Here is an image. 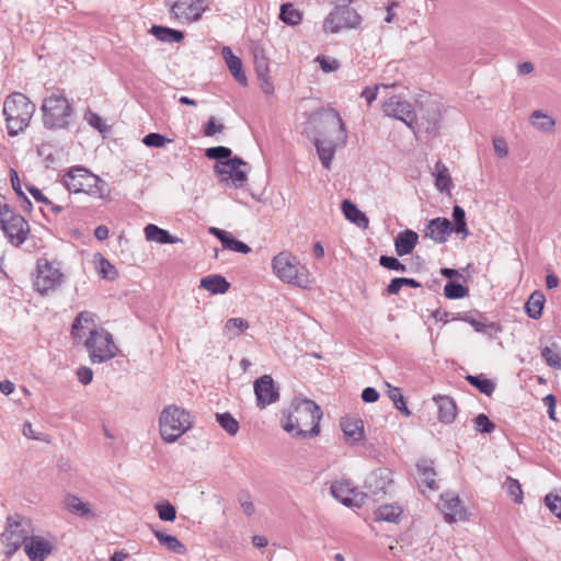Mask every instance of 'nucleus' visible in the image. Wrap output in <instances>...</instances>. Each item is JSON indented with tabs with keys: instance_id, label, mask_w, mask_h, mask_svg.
Masks as SVG:
<instances>
[{
	"instance_id": "nucleus-51",
	"label": "nucleus",
	"mask_w": 561,
	"mask_h": 561,
	"mask_svg": "<svg viewBox=\"0 0 561 561\" xmlns=\"http://www.w3.org/2000/svg\"><path fill=\"white\" fill-rule=\"evenodd\" d=\"M142 142L150 148H163L167 144L172 142V139L159 133H149L144 137Z\"/></svg>"
},
{
	"instance_id": "nucleus-23",
	"label": "nucleus",
	"mask_w": 561,
	"mask_h": 561,
	"mask_svg": "<svg viewBox=\"0 0 561 561\" xmlns=\"http://www.w3.org/2000/svg\"><path fill=\"white\" fill-rule=\"evenodd\" d=\"M419 241V234L411 230L405 229L398 233L394 239V249L398 256H404L413 252Z\"/></svg>"
},
{
	"instance_id": "nucleus-15",
	"label": "nucleus",
	"mask_w": 561,
	"mask_h": 561,
	"mask_svg": "<svg viewBox=\"0 0 561 561\" xmlns=\"http://www.w3.org/2000/svg\"><path fill=\"white\" fill-rule=\"evenodd\" d=\"M204 2L205 0H172L171 12L176 19L197 21L205 11Z\"/></svg>"
},
{
	"instance_id": "nucleus-49",
	"label": "nucleus",
	"mask_w": 561,
	"mask_h": 561,
	"mask_svg": "<svg viewBox=\"0 0 561 561\" xmlns=\"http://www.w3.org/2000/svg\"><path fill=\"white\" fill-rule=\"evenodd\" d=\"M474 428L478 433L490 434L495 430V424L484 414L480 413L473 419Z\"/></svg>"
},
{
	"instance_id": "nucleus-26",
	"label": "nucleus",
	"mask_w": 561,
	"mask_h": 561,
	"mask_svg": "<svg viewBox=\"0 0 561 561\" xmlns=\"http://www.w3.org/2000/svg\"><path fill=\"white\" fill-rule=\"evenodd\" d=\"M341 209L345 218L352 224L357 225L362 228H367L369 220L367 216L358 209V207L351 201L344 199L341 205Z\"/></svg>"
},
{
	"instance_id": "nucleus-61",
	"label": "nucleus",
	"mask_w": 561,
	"mask_h": 561,
	"mask_svg": "<svg viewBox=\"0 0 561 561\" xmlns=\"http://www.w3.org/2000/svg\"><path fill=\"white\" fill-rule=\"evenodd\" d=\"M77 378L82 385L87 386L93 379V371L87 366H81L77 369Z\"/></svg>"
},
{
	"instance_id": "nucleus-45",
	"label": "nucleus",
	"mask_w": 561,
	"mask_h": 561,
	"mask_svg": "<svg viewBox=\"0 0 561 561\" xmlns=\"http://www.w3.org/2000/svg\"><path fill=\"white\" fill-rule=\"evenodd\" d=\"M469 293V289L462 284L449 280L444 287V295L448 299H461L466 297Z\"/></svg>"
},
{
	"instance_id": "nucleus-55",
	"label": "nucleus",
	"mask_w": 561,
	"mask_h": 561,
	"mask_svg": "<svg viewBox=\"0 0 561 561\" xmlns=\"http://www.w3.org/2000/svg\"><path fill=\"white\" fill-rule=\"evenodd\" d=\"M379 264L390 271H397V272H405L407 267L404 264H402L397 257L394 256H388V255H381L379 257Z\"/></svg>"
},
{
	"instance_id": "nucleus-63",
	"label": "nucleus",
	"mask_w": 561,
	"mask_h": 561,
	"mask_svg": "<svg viewBox=\"0 0 561 561\" xmlns=\"http://www.w3.org/2000/svg\"><path fill=\"white\" fill-rule=\"evenodd\" d=\"M378 89H379L378 84H376L374 87H366L360 92V96L364 98L368 104H371L377 99Z\"/></svg>"
},
{
	"instance_id": "nucleus-30",
	"label": "nucleus",
	"mask_w": 561,
	"mask_h": 561,
	"mask_svg": "<svg viewBox=\"0 0 561 561\" xmlns=\"http://www.w3.org/2000/svg\"><path fill=\"white\" fill-rule=\"evenodd\" d=\"M352 492L353 490L347 482L335 481L331 484L332 496L347 507L357 506L351 497Z\"/></svg>"
},
{
	"instance_id": "nucleus-42",
	"label": "nucleus",
	"mask_w": 561,
	"mask_h": 561,
	"mask_svg": "<svg viewBox=\"0 0 561 561\" xmlns=\"http://www.w3.org/2000/svg\"><path fill=\"white\" fill-rule=\"evenodd\" d=\"M248 320L243 318H230L225 323V332L228 334L229 339L237 337L240 332L249 329Z\"/></svg>"
},
{
	"instance_id": "nucleus-35",
	"label": "nucleus",
	"mask_w": 561,
	"mask_h": 561,
	"mask_svg": "<svg viewBox=\"0 0 561 561\" xmlns=\"http://www.w3.org/2000/svg\"><path fill=\"white\" fill-rule=\"evenodd\" d=\"M541 357L549 367L561 370V348L557 343L545 346L541 350Z\"/></svg>"
},
{
	"instance_id": "nucleus-9",
	"label": "nucleus",
	"mask_w": 561,
	"mask_h": 561,
	"mask_svg": "<svg viewBox=\"0 0 561 561\" xmlns=\"http://www.w3.org/2000/svg\"><path fill=\"white\" fill-rule=\"evenodd\" d=\"M84 345L93 364L112 359L118 351L112 334L104 329H92Z\"/></svg>"
},
{
	"instance_id": "nucleus-50",
	"label": "nucleus",
	"mask_w": 561,
	"mask_h": 561,
	"mask_svg": "<svg viewBox=\"0 0 561 561\" xmlns=\"http://www.w3.org/2000/svg\"><path fill=\"white\" fill-rule=\"evenodd\" d=\"M158 516L163 522H173L176 518V510L170 502H162L156 505Z\"/></svg>"
},
{
	"instance_id": "nucleus-29",
	"label": "nucleus",
	"mask_w": 561,
	"mask_h": 561,
	"mask_svg": "<svg viewBox=\"0 0 561 561\" xmlns=\"http://www.w3.org/2000/svg\"><path fill=\"white\" fill-rule=\"evenodd\" d=\"M149 32L163 43H180L184 38V34L181 31L161 25H152Z\"/></svg>"
},
{
	"instance_id": "nucleus-44",
	"label": "nucleus",
	"mask_w": 561,
	"mask_h": 561,
	"mask_svg": "<svg viewBox=\"0 0 561 561\" xmlns=\"http://www.w3.org/2000/svg\"><path fill=\"white\" fill-rule=\"evenodd\" d=\"M216 420L219 425L231 436H234L239 431V423L229 412L217 413Z\"/></svg>"
},
{
	"instance_id": "nucleus-60",
	"label": "nucleus",
	"mask_w": 561,
	"mask_h": 561,
	"mask_svg": "<svg viewBox=\"0 0 561 561\" xmlns=\"http://www.w3.org/2000/svg\"><path fill=\"white\" fill-rule=\"evenodd\" d=\"M26 190L30 192V194L33 196V198L37 203H42L44 205H53V202L47 198L39 188L32 184H26Z\"/></svg>"
},
{
	"instance_id": "nucleus-40",
	"label": "nucleus",
	"mask_w": 561,
	"mask_h": 561,
	"mask_svg": "<svg viewBox=\"0 0 561 561\" xmlns=\"http://www.w3.org/2000/svg\"><path fill=\"white\" fill-rule=\"evenodd\" d=\"M435 171V185L437 190L440 192L449 190L451 178L447 167L442 161H437Z\"/></svg>"
},
{
	"instance_id": "nucleus-17",
	"label": "nucleus",
	"mask_w": 561,
	"mask_h": 561,
	"mask_svg": "<svg viewBox=\"0 0 561 561\" xmlns=\"http://www.w3.org/2000/svg\"><path fill=\"white\" fill-rule=\"evenodd\" d=\"M451 232V222L445 217L431 219L423 230L424 238H430L436 243H445Z\"/></svg>"
},
{
	"instance_id": "nucleus-59",
	"label": "nucleus",
	"mask_w": 561,
	"mask_h": 561,
	"mask_svg": "<svg viewBox=\"0 0 561 561\" xmlns=\"http://www.w3.org/2000/svg\"><path fill=\"white\" fill-rule=\"evenodd\" d=\"M225 129L222 124H217L215 116H210L203 126V134L206 137L215 136L217 133H221Z\"/></svg>"
},
{
	"instance_id": "nucleus-36",
	"label": "nucleus",
	"mask_w": 561,
	"mask_h": 561,
	"mask_svg": "<svg viewBox=\"0 0 561 561\" xmlns=\"http://www.w3.org/2000/svg\"><path fill=\"white\" fill-rule=\"evenodd\" d=\"M466 380L477 388L481 393L490 397L495 390V383L488 379L483 374L480 375H467Z\"/></svg>"
},
{
	"instance_id": "nucleus-52",
	"label": "nucleus",
	"mask_w": 561,
	"mask_h": 561,
	"mask_svg": "<svg viewBox=\"0 0 561 561\" xmlns=\"http://www.w3.org/2000/svg\"><path fill=\"white\" fill-rule=\"evenodd\" d=\"M93 322V314L88 311H81L73 320L71 325V333L75 337H79V331L84 328L85 324Z\"/></svg>"
},
{
	"instance_id": "nucleus-39",
	"label": "nucleus",
	"mask_w": 561,
	"mask_h": 561,
	"mask_svg": "<svg viewBox=\"0 0 561 561\" xmlns=\"http://www.w3.org/2000/svg\"><path fill=\"white\" fill-rule=\"evenodd\" d=\"M279 19L288 25H298L302 20V13L291 3L280 5Z\"/></svg>"
},
{
	"instance_id": "nucleus-11",
	"label": "nucleus",
	"mask_w": 561,
	"mask_h": 561,
	"mask_svg": "<svg viewBox=\"0 0 561 561\" xmlns=\"http://www.w3.org/2000/svg\"><path fill=\"white\" fill-rule=\"evenodd\" d=\"M242 165H247V162L236 156L227 161L216 162L214 171L220 178L221 182L226 184L230 182L232 186L239 188L242 187L248 180L245 171L240 169Z\"/></svg>"
},
{
	"instance_id": "nucleus-25",
	"label": "nucleus",
	"mask_w": 561,
	"mask_h": 561,
	"mask_svg": "<svg viewBox=\"0 0 561 561\" xmlns=\"http://www.w3.org/2000/svg\"><path fill=\"white\" fill-rule=\"evenodd\" d=\"M230 283L219 274H211L201 279L199 287L211 295H221L229 290Z\"/></svg>"
},
{
	"instance_id": "nucleus-64",
	"label": "nucleus",
	"mask_w": 561,
	"mask_h": 561,
	"mask_svg": "<svg viewBox=\"0 0 561 561\" xmlns=\"http://www.w3.org/2000/svg\"><path fill=\"white\" fill-rule=\"evenodd\" d=\"M402 286H403L402 278L396 277V278H392L391 282L388 284L386 291L388 295H397V294H399Z\"/></svg>"
},
{
	"instance_id": "nucleus-27",
	"label": "nucleus",
	"mask_w": 561,
	"mask_h": 561,
	"mask_svg": "<svg viewBox=\"0 0 561 561\" xmlns=\"http://www.w3.org/2000/svg\"><path fill=\"white\" fill-rule=\"evenodd\" d=\"M337 20H340L343 28H356L362 23V16L350 5L335 7Z\"/></svg>"
},
{
	"instance_id": "nucleus-4",
	"label": "nucleus",
	"mask_w": 561,
	"mask_h": 561,
	"mask_svg": "<svg viewBox=\"0 0 561 561\" xmlns=\"http://www.w3.org/2000/svg\"><path fill=\"white\" fill-rule=\"evenodd\" d=\"M62 183L69 193H84L94 198H104L111 192L103 179L81 165L70 168L64 174Z\"/></svg>"
},
{
	"instance_id": "nucleus-1",
	"label": "nucleus",
	"mask_w": 561,
	"mask_h": 561,
	"mask_svg": "<svg viewBox=\"0 0 561 561\" xmlns=\"http://www.w3.org/2000/svg\"><path fill=\"white\" fill-rule=\"evenodd\" d=\"M291 411L282 419L284 431L298 438H311L320 432L322 411L310 399L296 398L291 402Z\"/></svg>"
},
{
	"instance_id": "nucleus-41",
	"label": "nucleus",
	"mask_w": 561,
	"mask_h": 561,
	"mask_svg": "<svg viewBox=\"0 0 561 561\" xmlns=\"http://www.w3.org/2000/svg\"><path fill=\"white\" fill-rule=\"evenodd\" d=\"M388 390L387 394L389 399L393 402L397 410H399L404 416H410L411 411L407 407L404 397L398 387H393L390 383H387Z\"/></svg>"
},
{
	"instance_id": "nucleus-22",
	"label": "nucleus",
	"mask_w": 561,
	"mask_h": 561,
	"mask_svg": "<svg viewBox=\"0 0 561 561\" xmlns=\"http://www.w3.org/2000/svg\"><path fill=\"white\" fill-rule=\"evenodd\" d=\"M438 408V421L444 424H451L457 415V405L449 396L437 394L433 398Z\"/></svg>"
},
{
	"instance_id": "nucleus-18",
	"label": "nucleus",
	"mask_w": 561,
	"mask_h": 561,
	"mask_svg": "<svg viewBox=\"0 0 561 561\" xmlns=\"http://www.w3.org/2000/svg\"><path fill=\"white\" fill-rule=\"evenodd\" d=\"M439 508L444 514V518L448 523L465 518V510L461 501L457 495L445 493L440 496Z\"/></svg>"
},
{
	"instance_id": "nucleus-12",
	"label": "nucleus",
	"mask_w": 561,
	"mask_h": 561,
	"mask_svg": "<svg viewBox=\"0 0 561 561\" xmlns=\"http://www.w3.org/2000/svg\"><path fill=\"white\" fill-rule=\"evenodd\" d=\"M38 274L34 282L35 289L41 295H47L61 284L62 274L59 268L54 267L48 261L44 264L37 263Z\"/></svg>"
},
{
	"instance_id": "nucleus-57",
	"label": "nucleus",
	"mask_w": 561,
	"mask_h": 561,
	"mask_svg": "<svg viewBox=\"0 0 561 561\" xmlns=\"http://www.w3.org/2000/svg\"><path fill=\"white\" fill-rule=\"evenodd\" d=\"M99 273L103 278L110 280L115 279L118 275L115 266L105 257H102L100 261Z\"/></svg>"
},
{
	"instance_id": "nucleus-13",
	"label": "nucleus",
	"mask_w": 561,
	"mask_h": 561,
	"mask_svg": "<svg viewBox=\"0 0 561 561\" xmlns=\"http://www.w3.org/2000/svg\"><path fill=\"white\" fill-rule=\"evenodd\" d=\"M383 111L388 116L403 122L409 127H412L416 117L412 104L396 95L385 102Z\"/></svg>"
},
{
	"instance_id": "nucleus-28",
	"label": "nucleus",
	"mask_w": 561,
	"mask_h": 561,
	"mask_svg": "<svg viewBox=\"0 0 561 561\" xmlns=\"http://www.w3.org/2000/svg\"><path fill=\"white\" fill-rule=\"evenodd\" d=\"M545 302V295L540 290H535L525 302L526 314L534 320L539 319L542 316Z\"/></svg>"
},
{
	"instance_id": "nucleus-14",
	"label": "nucleus",
	"mask_w": 561,
	"mask_h": 561,
	"mask_svg": "<svg viewBox=\"0 0 561 561\" xmlns=\"http://www.w3.org/2000/svg\"><path fill=\"white\" fill-rule=\"evenodd\" d=\"M253 387L256 397V405L260 409H264L265 407L278 401L279 392L270 375H263L257 378L254 381Z\"/></svg>"
},
{
	"instance_id": "nucleus-33",
	"label": "nucleus",
	"mask_w": 561,
	"mask_h": 561,
	"mask_svg": "<svg viewBox=\"0 0 561 561\" xmlns=\"http://www.w3.org/2000/svg\"><path fill=\"white\" fill-rule=\"evenodd\" d=\"M529 121L535 128L543 133L552 131L556 126V119L552 116L545 114L539 110L534 111L530 114Z\"/></svg>"
},
{
	"instance_id": "nucleus-32",
	"label": "nucleus",
	"mask_w": 561,
	"mask_h": 561,
	"mask_svg": "<svg viewBox=\"0 0 561 561\" xmlns=\"http://www.w3.org/2000/svg\"><path fill=\"white\" fill-rule=\"evenodd\" d=\"M402 512L403 510L399 505H381L375 512V519L389 523H398L402 515Z\"/></svg>"
},
{
	"instance_id": "nucleus-43",
	"label": "nucleus",
	"mask_w": 561,
	"mask_h": 561,
	"mask_svg": "<svg viewBox=\"0 0 561 561\" xmlns=\"http://www.w3.org/2000/svg\"><path fill=\"white\" fill-rule=\"evenodd\" d=\"M503 488L505 489L507 495L516 503L520 504L523 502V490L518 480L506 477Z\"/></svg>"
},
{
	"instance_id": "nucleus-48",
	"label": "nucleus",
	"mask_w": 561,
	"mask_h": 561,
	"mask_svg": "<svg viewBox=\"0 0 561 561\" xmlns=\"http://www.w3.org/2000/svg\"><path fill=\"white\" fill-rule=\"evenodd\" d=\"M231 149L225 146L210 147L205 150L206 158L216 160V162L231 159Z\"/></svg>"
},
{
	"instance_id": "nucleus-19",
	"label": "nucleus",
	"mask_w": 561,
	"mask_h": 561,
	"mask_svg": "<svg viewBox=\"0 0 561 561\" xmlns=\"http://www.w3.org/2000/svg\"><path fill=\"white\" fill-rule=\"evenodd\" d=\"M65 508L72 515L90 520L96 517V513L92 510L88 502H83L78 495L66 494L64 497Z\"/></svg>"
},
{
	"instance_id": "nucleus-24",
	"label": "nucleus",
	"mask_w": 561,
	"mask_h": 561,
	"mask_svg": "<svg viewBox=\"0 0 561 561\" xmlns=\"http://www.w3.org/2000/svg\"><path fill=\"white\" fill-rule=\"evenodd\" d=\"M146 240L157 242L159 244H173L181 241L176 236L171 234L168 230L158 227L154 224H148L145 229Z\"/></svg>"
},
{
	"instance_id": "nucleus-38",
	"label": "nucleus",
	"mask_w": 561,
	"mask_h": 561,
	"mask_svg": "<svg viewBox=\"0 0 561 561\" xmlns=\"http://www.w3.org/2000/svg\"><path fill=\"white\" fill-rule=\"evenodd\" d=\"M460 319L462 321L469 323L474 329L476 332L485 334L489 337L493 336V332H500L501 331V328L497 324H495L493 322H489V323L481 322V321L474 319L471 316H467L466 314V316H463Z\"/></svg>"
},
{
	"instance_id": "nucleus-2",
	"label": "nucleus",
	"mask_w": 561,
	"mask_h": 561,
	"mask_svg": "<svg viewBox=\"0 0 561 561\" xmlns=\"http://www.w3.org/2000/svg\"><path fill=\"white\" fill-rule=\"evenodd\" d=\"M322 125V130L314 139V146L323 168L329 170L336 147L346 144L347 130L341 115L334 108L325 111Z\"/></svg>"
},
{
	"instance_id": "nucleus-58",
	"label": "nucleus",
	"mask_w": 561,
	"mask_h": 561,
	"mask_svg": "<svg viewBox=\"0 0 561 561\" xmlns=\"http://www.w3.org/2000/svg\"><path fill=\"white\" fill-rule=\"evenodd\" d=\"M84 119L88 122L90 126L95 128L99 131H104L106 129V125L104 123V119L90 108L84 114Z\"/></svg>"
},
{
	"instance_id": "nucleus-16",
	"label": "nucleus",
	"mask_w": 561,
	"mask_h": 561,
	"mask_svg": "<svg viewBox=\"0 0 561 561\" xmlns=\"http://www.w3.org/2000/svg\"><path fill=\"white\" fill-rule=\"evenodd\" d=\"M54 545L41 536H30L24 545V551L31 561H44L51 553Z\"/></svg>"
},
{
	"instance_id": "nucleus-56",
	"label": "nucleus",
	"mask_w": 561,
	"mask_h": 561,
	"mask_svg": "<svg viewBox=\"0 0 561 561\" xmlns=\"http://www.w3.org/2000/svg\"><path fill=\"white\" fill-rule=\"evenodd\" d=\"M316 62L319 64L323 72H333L340 68V62L335 58H331L324 55H319L316 58Z\"/></svg>"
},
{
	"instance_id": "nucleus-47",
	"label": "nucleus",
	"mask_w": 561,
	"mask_h": 561,
	"mask_svg": "<svg viewBox=\"0 0 561 561\" xmlns=\"http://www.w3.org/2000/svg\"><path fill=\"white\" fill-rule=\"evenodd\" d=\"M254 69L256 72V77H264L270 73L268 59L264 55L263 49L254 50Z\"/></svg>"
},
{
	"instance_id": "nucleus-53",
	"label": "nucleus",
	"mask_w": 561,
	"mask_h": 561,
	"mask_svg": "<svg viewBox=\"0 0 561 561\" xmlns=\"http://www.w3.org/2000/svg\"><path fill=\"white\" fill-rule=\"evenodd\" d=\"M343 28L340 20H337L336 10L334 9L323 22V31L325 33H339Z\"/></svg>"
},
{
	"instance_id": "nucleus-7",
	"label": "nucleus",
	"mask_w": 561,
	"mask_h": 561,
	"mask_svg": "<svg viewBox=\"0 0 561 561\" xmlns=\"http://www.w3.org/2000/svg\"><path fill=\"white\" fill-rule=\"evenodd\" d=\"M43 124L47 129H64L70 124L73 110L65 95L51 94L42 105Z\"/></svg>"
},
{
	"instance_id": "nucleus-34",
	"label": "nucleus",
	"mask_w": 561,
	"mask_h": 561,
	"mask_svg": "<svg viewBox=\"0 0 561 561\" xmlns=\"http://www.w3.org/2000/svg\"><path fill=\"white\" fill-rule=\"evenodd\" d=\"M453 219H454V224H451L453 231L458 234H461L462 239L467 238L470 234V231L467 227L466 211L461 206H459L457 204L453 207Z\"/></svg>"
},
{
	"instance_id": "nucleus-62",
	"label": "nucleus",
	"mask_w": 561,
	"mask_h": 561,
	"mask_svg": "<svg viewBox=\"0 0 561 561\" xmlns=\"http://www.w3.org/2000/svg\"><path fill=\"white\" fill-rule=\"evenodd\" d=\"M360 397L364 402L374 403L379 399V392L373 387H366Z\"/></svg>"
},
{
	"instance_id": "nucleus-3",
	"label": "nucleus",
	"mask_w": 561,
	"mask_h": 561,
	"mask_svg": "<svg viewBox=\"0 0 561 561\" xmlns=\"http://www.w3.org/2000/svg\"><path fill=\"white\" fill-rule=\"evenodd\" d=\"M36 106L23 93L13 92L3 103V115L9 136L14 137L24 131L34 115Z\"/></svg>"
},
{
	"instance_id": "nucleus-21",
	"label": "nucleus",
	"mask_w": 561,
	"mask_h": 561,
	"mask_svg": "<svg viewBox=\"0 0 561 561\" xmlns=\"http://www.w3.org/2000/svg\"><path fill=\"white\" fill-rule=\"evenodd\" d=\"M221 56L225 59L226 65L234 80L241 85L245 87L248 84V79L243 71L242 61L240 57L234 55L231 48L228 46L222 47Z\"/></svg>"
},
{
	"instance_id": "nucleus-8",
	"label": "nucleus",
	"mask_w": 561,
	"mask_h": 561,
	"mask_svg": "<svg viewBox=\"0 0 561 561\" xmlns=\"http://www.w3.org/2000/svg\"><path fill=\"white\" fill-rule=\"evenodd\" d=\"M30 534V520L20 515L8 516L7 526L0 536V541L5 548V557L11 558L21 546L25 545Z\"/></svg>"
},
{
	"instance_id": "nucleus-54",
	"label": "nucleus",
	"mask_w": 561,
	"mask_h": 561,
	"mask_svg": "<svg viewBox=\"0 0 561 561\" xmlns=\"http://www.w3.org/2000/svg\"><path fill=\"white\" fill-rule=\"evenodd\" d=\"M545 504L557 518L561 519V495L547 494L545 496Z\"/></svg>"
},
{
	"instance_id": "nucleus-5",
	"label": "nucleus",
	"mask_w": 561,
	"mask_h": 561,
	"mask_svg": "<svg viewBox=\"0 0 561 561\" xmlns=\"http://www.w3.org/2000/svg\"><path fill=\"white\" fill-rule=\"evenodd\" d=\"M159 426L162 439L174 443L192 427V417L184 409L169 405L160 414Z\"/></svg>"
},
{
	"instance_id": "nucleus-20",
	"label": "nucleus",
	"mask_w": 561,
	"mask_h": 561,
	"mask_svg": "<svg viewBox=\"0 0 561 561\" xmlns=\"http://www.w3.org/2000/svg\"><path fill=\"white\" fill-rule=\"evenodd\" d=\"M341 428L344 434L345 443L351 446L357 445L365 437L364 423L360 419H342Z\"/></svg>"
},
{
	"instance_id": "nucleus-6",
	"label": "nucleus",
	"mask_w": 561,
	"mask_h": 561,
	"mask_svg": "<svg viewBox=\"0 0 561 561\" xmlns=\"http://www.w3.org/2000/svg\"><path fill=\"white\" fill-rule=\"evenodd\" d=\"M275 275L283 282L300 288L309 286L308 271L295 256L288 252H280L272 260Z\"/></svg>"
},
{
	"instance_id": "nucleus-37",
	"label": "nucleus",
	"mask_w": 561,
	"mask_h": 561,
	"mask_svg": "<svg viewBox=\"0 0 561 561\" xmlns=\"http://www.w3.org/2000/svg\"><path fill=\"white\" fill-rule=\"evenodd\" d=\"M416 469L420 476V480L423 484H425L430 490H436V481L435 476L436 472L431 463L426 460L421 461L416 465Z\"/></svg>"
},
{
	"instance_id": "nucleus-46",
	"label": "nucleus",
	"mask_w": 561,
	"mask_h": 561,
	"mask_svg": "<svg viewBox=\"0 0 561 561\" xmlns=\"http://www.w3.org/2000/svg\"><path fill=\"white\" fill-rule=\"evenodd\" d=\"M221 245L226 250H230V251L242 253V254H248L252 251L251 248L247 243H244L240 240H237L230 232L227 236V238L225 240H222Z\"/></svg>"
},
{
	"instance_id": "nucleus-31",
	"label": "nucleus",
	"mask_w": 561,
	"mask_h": 561,
	"mask_svg": "<svg viewBox=\"0 0 561 561\" xmlns=\"http://www.w3.org/2000/svg\"><path fill=\"white\" fill-rule=\"evenodd\" d=\"M153 534L159 543L165 547L169 551L178 554H184L186 552V547L175 536L167 535L160 530L154 529Z\"/></svg>"
},
{
	"instance_id": "nucleus-10",
	"label": "nucleus",
	"mask_w": 561,
	"mask_h": 561,
	"mask_svg": "<svg viewBox=\"0 0 561 561\" xmlns=\"http://www.w3.org/2000/svg\"><path fill=\"white\" fill-rule=\"evenodd\" d=\"M0 226L8 241L14 247L23 244L30 233L28 222L8 204L0 205Z\"/></svg>"
}]
</instances>
